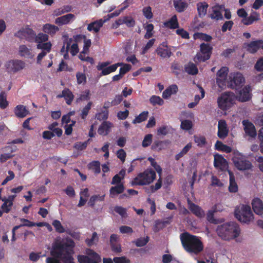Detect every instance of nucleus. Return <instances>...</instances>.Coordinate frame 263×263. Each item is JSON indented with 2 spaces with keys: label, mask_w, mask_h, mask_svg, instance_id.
Masks as SVG:
<instances>
[{
  "label": "nucleus",
  "mask_w": 263,
  "mask_h": 263,
  "mask_svg": "<svg viewBox=\"0 0 263 263\" xmlns=\"http://www.w3.org/2000/svg\"><path fill=\"white\" fill-rule=\"evenodd\" d=\"M36 47L39 49H42L43 51L47 52V53L50 52L52 47V44L50 42H48L42 44H39L36 45Z\"/></svg>",
  "instance_id": "46"
},
{
  "label": "nucleus",
  "mask_w": 263,
  "mask_h": 263,
  "mask_svg": "<svg viewBox=\"0 0 263 263\" xmlns=\"http://www.w3.org/2000/svg\"><path fill=\"white\" fill-rule=\"evenodd\" d=\"M260 19L259 15L258 13L255 12L253 14H251L249 17H246L245 18H242L241 22L245 25H250L252 24L255 21H258Z\"/></svg>",
  "instance_id": "35"
},
{
  "label": "nucleus",
  "mask_w": 263,
  "mask_h": 263,
  "mask_svg": "<svg viewBox=\"0 0 263 263\" xmlns=\"http://www.w3.org/2000/svg\"><path fill=\"white\" fill-rule=\"evenodd\" d=\"M156 178V174L152 168H147L143 172L139 173L130 182L132 186L149 185Z\"/></svg>",
  "instance_id": "4"
},
{
  "label": "nucleus",
  "mask_w": 263,
  "mask_h": 263,
  "mask_svg": "<svg viewBox=\"0 0 263 263\" xmlns=\"http://www.w3.org/2000/svg\"><path fill=\"white\" fill-rule=\"evenodd\" d=\"M114 211L121 215L122 217H125L126 215V210L120 206H116L114 207Z\"/></svg>",
  "instance_id": "64"
},
{
  "label": "nucleus",
  "mask_w": 263,
  "mask_h": 263,
  "mask_svg": "<svg viewBox=\"0 0 263 263\" xmlns=\"http://www.w3.org/2000/svg\"><path fill=\"white\" fill-rule=\"evenodd\" d=\"M14 112L17 117L21 118H24L29 114V111L23 105H17L14 108Z\"/></svg>",
  "instance_id": "29"
},
{
  "label": "nucleus",
  "mask_w": 263,
  "mask_h": 263,
  "mask_svg": "<svg viewBox=\"0 0 263 263\" xmlns=\"http://www.w3.org/2000/svg\"><path fill=\"white\" fill-rule=\"evenodd\" d=\"M35 32L28 26L23 28L14 34V36L21 40L25 39L27 41L33 43L35 39Z\"/></svg>",
  "instance_id": "10"
},
{
  "label": "nucleus",
  "mask_w": 263,
  "mask_h": 263,
  "mask_svg": "<svg viewBox=\"0 0 263 263\" xmlns=\"http://www.w3.org/2000/svg\"><path fill=\"white\" fill-rule=\"evenodd\" d=\"M242 123L244 126V130L246 134L250 137H255L256 133L254 125L248 120H244Z\"/></svg>",
  "instance_id": "21"
},
{
  "label": "nucleus",
  "mask_w": 263,
  "mask_h": 263,
  "mask_svg": "<svg viewBox=\"0 0 263 263\" xmlns=\"http://www.w3.org/2000/svg\"><path fill=\"white\" fill-rule=\"evenodd\" d=\"M49 39L48 34L43 33H39L37 35L35 34L34 42L42 44L43 42H47Z\"/></svg>",
  "instance_id": "41"
},
{
  "label": "nucleus",
  "mask_w": 263,
  "mask_h": 263,
  "mask_svg": "<svg viewBox=\"0 0 263 263\" xmlns=\"http://www.w3.org/2000/svg\"><path fill=\"white\" fill-rule=\"evenodd\" d=\"M222 10V5H216L212 7V12L210 16L213 20L216 21L223 20L221 10Z\"/></svg>",
  "instance_id": "24"
},
{
  "label": "nucleus",
  "mask_w": 263,
  "mask_h": 263,
  "mask_svg": "<svg viewBox=\"0 0 263 263\" xmlns=\"http://www.w3.org/2000/svg\"><path fill=\"white\" fill-rule=\"evenodd\" d=\"M52 225L57 232L59 233H63L65 232V229L62 226L61 222L59 220H53L52 222Z\"/></svg>",
  "instance_id": "53"
},
{
  "label": "nucleus",
  "mask_w": 263,
  "mask_h": 263,
  "mask_svg": "<svg viewBox=\"0 0 263 263\" xmlns=\"http://www.w3.org/2000/svg\"><path fill=\"white\" fill-rule=\"evenodd\" d=\"M153 135L147 134L146 135L142 142V146L143 147H147L149 146L152 143Z\"/></svg>",
  "instance_id": "51"
},
{
  "label": "nucleus",
  "mask_w": 263,
  "mask_h": 263,
  "mask_svg": "<svg viewBox=\"0 0 263 263\" xmlns=\"http://www.w3.org/2000/svg\"><path fill=\"white\" fill-rule=\"evenodd\" d=\"M194 141L198 146L200 147H203L206 143V140L204 136H194Z\"/></svg>",
  "instance_id": "44"
},
{
  "label": "nucleus",
  "mask_w": 263,
  "mask_h": 263,
  "mask_svg": "<svg viewBox=\"0 0 263 263\" xmlns=\"http://www.w3.org/2000/svg\"><path fill=\"white\" fill-rule=\"evenodd\" d=\"M90 98V93L89 89L85 90L81 94L79 98L77 99V102L82 101H87Z\"/></svg>",
  "instance_id": "50"
},
{
  "label": "nucleus",
  "mask_w": 263,
  "mask_h": 263,
  "mask_svg": "<svg viewBox=\"0 0 263 263\" xmlns=\"http://www.w3.org/2000/svg\"><path fill=\"white\" fill-rule=\"evenodd\" d=\"M74 246V241L67 238L64 240L53 244L51 254L57 258H61L64 263H74L72 256Z\"/></svg>",
  "instance_id": "1"
},
{
  "label": "nucleus",
  "mask_w": 263,
  "mask_h": 263,
  "mask_svg": "<svg viewBox=\"0 0 263 263\" xmlns=\"http://www.w3.org/2000/svg\"><path fill=\"white\" fill-rule=\"evenodd\" d=\"M148 161L150 162L151 165L155 168L156 171L158 173L159 176V178L157 180V182L155 185H152L149 187H147L145 188V192L149 194H151L152 193H155L157 190H159L162 184V178L161 177L162 170L161 166L157 164V162L155 161V159L152 157L148 158Z\"/></svg>",
  "instance_id": "7"
},
{
  "label": "nucleus",
  "mask_w": 263,
  "mask_h": 263,
  "mask_svg": "<svg viewBox=\"0 0 263 263\" xmlns=\"http://www.w3.org/2000/svg\"><path fill=\"white\" fill-rule=\"evenodd\" d=\"M234 163L237 169L241 171L250 170L252 166L251 162L243 158H238Z\"/></svg>",
  "instance_id": "18"
},
{
  "label": "nucleus",
  "mask_w": 263,
  "mask_h": 263,
  "mask_svg": "<svg viewBox=\"0 0 263 263\" xmlns=\"http://www.w3.org/2000/svg\"><path fill=\"white\" fill-rule=\"evenodd\" d=\"M122 11L123 10L121 9L120 10H116L112 13L108 14L107 15L104 16L103 20L105 22H106L109 21L111 18L118 16Z\"/></svg>",
  "instance_id": "61"
},
{
  "label": "nucleus",
  "mask_w": 263,
  "mask_h": 263,
  "mask_svg": "<svg viewBox=\"0 0 263 263\" xmlns=\"http://www.w3.org/2000/svg\"><path fill=\"white\" fill-rule=\"evenodd\" d=\"M236 96L233 92H224L217 99L218 107L222 110L229 109L235 102Z\"/></svg>",
  "instance_id": "6"
},
{
  "label": "nucleus",
  "mask_w": 263,
  "mask_h": 263,
  "mask_svg": "<svg viewBox=\"0 0 263 263\" xmlns=\"http://www.w3.org/2000/svg\"><path fill=\"white\" fill-rule=\"evenodd\" d=\"M157 54L162 58H169L172 55L171 49L166 42H163L156 50Z\"/></svg>",
  "instance_id": "14"
},
{
  "label": "nucleus",
  "mask_w": 263,
  "mask_h": 263,
  "mask_svg": "<svg viewBox=\"0 0 263 263\" xmlns=\"http://www.w3.org/2000/svg\"><path fill=\"white\" fill-rule=\"evenodd\" d=\"M230 176V184L229 186V191L231 193H236L238 191V185L235 181V176L230 171H229Z\"/></svg>",
  "instance_id": "32"
},
{
  "label": "nucleus",
  "mask_w": 263,
  "mask_h": 263,
  "mask_svg": "<svg viewBox=\"0 0 263 263\" xmlns=\"http://www.w3.org/2000/svg\"><path fill=\"white\" fill-rule=\"evenodd\" d=\"M112 124L109 121H103L99 126L98 133L102 136H106L110 132Z\"/></svg>",
  "instance_id": "23"
},
{
  "label": "nucleus",
  "mask_w": 263,
  "mask_h": 263,
  "mask_svg": "<svg viewBox=\"0 0 263 263\" xmlns=\"http://www.w3.org/2000/svg\"><path fill=\"white\" fill-rule=\"evenodd\" d=\"M148 241L149 237L146 236L145 238L141 237L138 238L136 240L133 241V242L134 243L137 247H143L147 244Z\"/></svg>",
  "instance_id": "52"
},
{
  "label": "nucleus",
  "mask_w": 263,
  "mask_h": 263,
  "mask_svg": "<svg viewBox=\"0 0 263 263\" xmlns=\"http://www.w3.org/2000/svg\"><path fill=\"white\" fill-rule=\"evenodd\" d=\"M185 72L192 75H195L198 73V70L195 64L190 62L184 67Z\"/></svg>",
  "instance_id": "38"
},
{
  "label": "nucleus",
  "mask_w": 263,
  "mask_h": 263,
  "mask_svg": "<svg viewBox=\"0 0 263 263\" xmlns=\"http://www.w3.org/2000/svg\"><path fill=\"white\" fill-rule=\"evenodd\" d=\"M245 83V79L240 72L232 73L229 77L228 81V87L232 89H238Z\"/></svg>",
  "instance_id": "9"
},
{
  "label": "nucleus",
  "mask_w": 263,
  "mask_h": 263,
  "mask_svg": "<svg viewBox=\"0 0 263 263\" xmlns=\"http://www.w3.org/2000/svg\"><path fill=\"white\" fill-rule=\"evenodd\" d=\"M229 69L227 67H222L217 72L216 82L220 87L225 85L226 79L228 73Z\"/></svg>",
  "instance_id": "15"
},
{
  "label": "nucleus",
  "mask_w": 263,
  "mask_h": 263,
  "mask_svg": "<svg viewBox=\"0 0 263 263\" xmlns=\"http://www.w3.org/2000/svg\"><path fill=\"white\" fill-rule=\"evenodd\" d=\"M234 214L235 217L242 223L248 224L254 219L251 207L248 205L243 204L240 209H235Z\"/></svg>",
  "instance_id": "5"
},
{
  "label": "nucleus",
  "mask_w": 263,
  "mask_h": 263,
  "mask_svg": "<svg viewBox=\"0 0 263 263\" xmlns=\"http://www.w3.org/2000/svg\"><path fill=\"white\" fill-rule=\"evenodd\" d=\"M109 64V62H102L98 65L97 69L98 70H102V75L106 76L115 71L118 66H121L123 64L122 63H118L106 67Z\"/></svg>",
  "instance_id": "12"
},
{
  "label": "nucleus",
  "mask_w": 263,
  "mask_h": 263,
  "mask_svg": "<svg viewBox=\"0 0 263 263\" xmlns=\"http://www.w3.org/2000/svg\"><path fill=\"white\" fill-rule=\"evenodd\" d=\"M200 52L196 54L194 61L196 63L205 62L209 60L211 55L213 47L208 43H202L200 46Z\"/></svg>",
  "instance_id": "8"
},
{
  "label": "nucleus",
  "mask_w": 263,
  "mask_h": 263,
  "mask_svg": "<svg viewBox=\"0 0 263 263\" xmlns=\"http://www.w3.org/2000/svg\"><path fill=\"white\" fill-rule=\"evenodd\" d=\"M76 77L79 84L86 82V77L84 73L78 72L76 74Z\"/></svg>",
  "instance_id": "63"
},
{
  "label": "nucleus",
  "mask_w": 263,
  "mask_h": 263,
  "mask_svg": "<svg viewBox=\"0 0 263 263\" xmlns=\"http://www.w3.org/2000/svg\"><path fill=\"white\" fill-rule=\"evenodd\" d=\"M18 53L21 57L32 59L33 54L31 48H28L25 45H21L18 48Z\"/></svg>",
  "instance_id": "27"
},
{
  "label": "nucleus",
  "mask_w": 263,
  "mask_h": 263,
  "mask_svg": "<svg viewBox=\"0 0 263 263\" xmlns=\"http://www.w3.org/2000/svg\"><path fill=\"white\" fill-rule=\"evenodd\" d=\"M59 30L58 27L50 24H46L43 27V31L51 36H53Z\"/></svg>",
  "instance_id": "34"
},
{
  "label": "nucleus",
  "mask_w": 263,
  "mask_h": 263,
  "mask_svg": "<svg viewBox=\"0 0 263 263\" xmlns=\"http://www.w3.org/2000/svg\"><path fill=\"white\" fill-rule=\"evenodd\" d=\"M148 116V111H144L140 114L138 116L136 117L134 120L133 121V124L140 123L143 121H145Z\"/></svg>",
  "instance_id": "40"
},
{
  "label": "nucleus",
  "mask_w": 263,
  "mask_h": 263,
  "mask_svg": "<svg viewBox=\"0 0 263 263\" xmlns=\"http://www.w3.org/2000/svg\"><path fill=\"white\" fill-rule=\"evenodd\" d=\"M174 6L178 12H182L187 7V4L182 0H174Z\"/></svg>",
  "instance_id": "37"
},
{
  "label": "nucleus",
  "mask_w": 263,
  "mask_h": 263,
  "mask_svg": "<svg viewBox=\"0 0 263 263\" xmlns=\"http://www.w3.org/2000/svg\"><path fill=\"white\" fill-rule=\"evenodd\" d=\"M260 48L263 49V40H258L247 44V50L251 53H256Z\"/></svg>",
  "instance_id": "17"
},
{
  "label": "nucleus",
  "mask_w": 263,
  "mask_h": 263,
  "mask_svg": "<svg viewBox=\"0 0 263 263\" xmlns=\"http://www.w3.org/2000/svg\"><path fill=\"white\" fill-rule=\"evenodd\" d=\"M92 105V102L90 101L82 109V110H81V113L80 114V116L82 119L85 120L86 118L87 115H88L89 110L91 108Z\"/></svg>",
  "instance_id": "45"
},
{
  "label": "nucleus",
  "mask_w": 263,
  "mask_h": 263,
  "mask_svg": "<svg viewBox=\"0 0 263 263\" xmlns=\"http://www.w3.org/2000/svg\"><path fill=\"white\" fill-rule=\"evenodd\" d=\"M165 142L162 141H155L152 145V149L156 151H160L164 148Z\"/></svg>",
  "instance_id": "48"
},
{
  "label": "nucleus",
  "mask_w": 263,
  "mask_h": 263,
  "mask_svg": "<svg viewBox=\"0 0 263 263\" xmlns=\"http://www.w3.org/2000/svg\"><path fill=\"white\" fill-rule=\"evenodd\" d=\"M164 26L171 29H175L179 28V23L176 15H174L167 21L163 23Z\"/></svg>",
  "instance_id": "30"
},
{
  "label": "nucleus",
  "mask_w": 263,
  "mask_h": 263,
  "mask_svg": "<svg viewBox=\"0 0 263 263\" xmlns=\"http://www.w3.org/2000/svg\"><path fill=\"white\" fill-rule=\"evenodd\" d=\"M124 189V186L122 183L111 187L109 190L110 197L112 198L116 195L122 193Z\"/></svg>",
  "instance_id": "36"
},
{
  "label": "nucleus",
  "mask_w": 263,
  "mask_h": 263,
  "mask_svg": "<svg viewBox=\"0 0 263 263\" xmlns=\"http://www.w3.org/2000/svg\"><path fill=\"white\" fill-rule=\"evenodd\" d=\"M208 7L209 5L205 2H199L197 4V9L200 17H203L206 15Z\"/></svg>",
  "instance_id": "31"
},
{
  "label": "nucleus",
  "mask_w": 263,
  "mask_h": 263,
  "mask_svg": "<svg viewBox=\"0 0 263 263\" xmlns=\"http://www.w3.org/2000/svg\"><path fill=\"white\" fill-rule=\"evenodd\" d=\"M57 98H64L66 104L69 105H71L74 99V95L69 88H65L62 90L61 94L57 95Z\"/></svg>",
  "instance_id": "22"
},
{
  "label": "nucleus",
  "mask_w": 263,
  "mask_h": 263,
  "mask_svg": "<svg viewBox=\"0 0 263 263\" xmlns=\"http://www.w3.org/2000/svg\"><path fill=\"white\" fill-rule=\"evenodd\" d=\"M89 169L93 171L95 174H99L101 172L100 163L98 161H93L88 164Z\"/></svg>",
  "instance_id": "43"
},
{
  "label": "nucleus",
  "mask_w": 263,
  "mask_h": 263,
  "mask_svg": "<svg viewBox=\"0 0 263 263\" xmlns=\"http://www.w3.org/2000/svg\"><path fill=\"white\" fill-rule=\"evenodd\" d=\"M25 63L20 60H10L5 64V67L8 72L15 73L23 69Z\"/></svg>",
  "instance_id": "11"
},
{
  "label": "nucleus",
  "mask_w": 263,
  "mask_h": 263,
  "mask_svg": "<svg viewBox=\"0 0 263 263\" xmlns=\"http://www.w3.org/2000/svg\"><path fill=\"white\" fill-rule=\"evenodd\" d=\"M234 23L232 21H228L224 22L221 27V31L226 32L227 30H231L233 27Z\"/></svg>",
  "instance_id": "56"
},
{
  "label": "nucleus",
  "mask_w": 263,
  "mask_h": 263,
  "mask_svg": "<svg viewBox=\"0 0 263 263\" xmlns=\"http://www.w3.org/2000/svg\"><path fill=\"white\" fill-rule=\"evenodd\" d=\"M108 110H102L96 114V118L99 121L105 120L108 118Z\"/></svg>",
  "instance_id": "54"
},
{
  "label": "nucleus",
  "mask_w": 263,
  "mask_h": 263,
  "mask_svg": "<svg viewBox=\"0 0 263 263\" xmlns=\"http://www.w3.org/2000/svg\"><path fill=\"white\" fill-rule=\"evenodd\" d=\"M181 128L184 130H189L193 127V123L191 120H184L181 121Z\"/></svg>",
  "instance_id": "55"
},
{
  "label": "nucleus",
  "mask_w": 263,
  "mask_h": 263,
  "mask_svg": "<svg viewBox=\"0 0 263 263\" xmlns=\"http://www.w3.org/2000/svg\"><path fill=\"white\" fill-rule=\"evenodd\" d=\"M143 13L144 16L147 18V19H151L153 17V14L152 12V8L151 7L148 6L146 7H144L143 9Z\"/></svg>",
  "instance_id": "59"
},
{
  "label": "nucleus",
  "mask_w": 263,
  "mask_h": 263,
  "mask_svg": "<svg viewBox=\"0 0 263 263\" xmlns=\"http://www.w3.org/2000/svg\"><path fill=\"white\" fill-rule=\"evenodd\" d=\"M216 232L222 239L229 240L237 237L239 235L240 230L236 223L229 222L219 226Z\"/></svg>",
  "instance_id": "3"
},
{
  "label": "nucleus",
  "mask_w": 263,
  "mask_h": 263,
  "mask_svg": "<svg viewBox=\"0 0 263 263\" xmlns=\"http://www.w3.org/2000/svg\"><path fill=\"white\" fill-rule=\"evenodd\" d=\"M229 129L225 120H220L218 124V137L221 139L226 138L228 135Z\"/></svg>",
  "instance_id": "16"
},
{
  "label": "nucleus",
  "mask_w": 263,
  "mask_h": 263,
  "mask_svg": "<svg viewBox=\"0 0 263 263\" xmlns=\"http://www.w3.org/2000/svg\"><path fill=\"white\" fill-rule=\"evenodd\" d=\"M105 23L104 21L102 19H100L99 20H97L91 22L89 24H88L87 26V30L89 31H94L97 33L99 31L100 28L103 25V24Z\"/></svg>",
  "instance_id": "28"
},
{
  "label": "nucleus",
  "mask_w": 263,
  "mask_h": 263,
  "mask_svg": "<svg viewBox=\"0 0 263 263\" xmlns=\"http://www.w3.org/2000/svg\"><path fill=\"white\" fill-rule=\"evenodd\" d=\"M252 209L256 214L261 215L263 214V204L262 201L258 198H255L252 202Z\"/></svg>",
  "instance_id": "25"
},
{
  "label": "nucleus",
  "mask_w": 263,
  "mask_h": 263,
  "mask_svg": "<svg viewBox=\"0 0 263 263\" xmlns=\"http://www.w3.org/2000/svg\"><path fill=\"white\" fill-rule=\"evenodd\" d=\"M180 240L184 250L189 253L198 254L203 250V245L199 238L187 232L180 235Z\"/></svg>",
  "instance_id": "2"
},
{
  "label": "nucleus",
  "mask_w": 263,
  "mask_h": 263,
  "mask_svg": "<svg viewBox=\"0 0 263 263\" xmlns=\"http://www.w3.org/2000/svg\"><path fill=\"white\" fill-rule=\"evenodd\" d=\"M8 106V102L6 99V95L2 91L0 93V108L4 109Z\"/></svg>",
  "instance_id": "49"
},
{
  "label": "nucleus",
  "mask_w": 263,
  "mask_h": 263,
  "mask_svg": "<svg viewBox=\"0 0 263 263\" xmlns=\"http://www.w3.org/2000/svg\"><path fill=\"white\" fill-rule=\"evenodd\" d=\"M99 240V238L98 237V234L96 232H93L92 234V237L90 239H87L86 240V242L88 246H91L95 243V241L98 242Z\"/></svg>",
  "instance_id": "62"
},
{
  "label": "nucleus",
  "mask_w": 263,
  "mask_h": 263,
  "mask_svg": "<svg viewBox=\"0 0 263 263\" xmlns=\"http://www.w3.org/2000/svg\"><path fill=\"white\" fill-rule=\"evenodd\" d=\"M189 205L190 210L197 217L202 218L204 216V212L199 206L191 202H189Z\"/></svg>",
  "instance_id": "26"
},
{
  "label": "nucleus",
  "mask_w": 263,
  "mask_h": 263,
  "mask_svg": "<svg viewBox=\"0 0 263 263\" xmlns=\"http://www.w3.org/2000/svg\"><path fill=\"white\" fill-rule=\"evenodd\" d=\"M251 87L249 85L245 86L239 92L238 100L242 102L249 101L251 98Z\"/></svg>",
  "instance_id": "19"
},
{
  "label": "nucleus",
  "mask_w": 263,
  "mask_h": 263,
  "mask_svg": "<svg viewBox=\"0 0 263 263\" xmlns=\"http://www.w3.org/2000/svg\"><path fill=\"white\" fill-rule=\"evenodd\" d=\"M194 36L195 39H199L208 42H210L212 39V37L211 35L202 32L196 33L194 34Z\"/></svg>",
  "instance_id": "42"
},
{
  "label": "nucleus",
  "mask_w": 263,
  "mask_h": 263,
  "mask_svg": "<svg viewBox=\"0 0 263 263\" xmlns=\"http://www.w3.org/2000/svg\"><path fill=\"white\" fill-rule=\"evenodd\" d=\"M104 197L105 195H94L90 198L88 204L91 207H93L97 201H104Z\"/></svg>",
  "instance_id": "39"
},
{
  "label": "nucleus",
  "mask_w": 263,
  "mask_h": 263,
  "mask_svg": "<svg viewBox=\"0 0 263 263\" xmlns=\"http://www.w3.org/2000/svg\"><path fill=\"white\" fill-rule=\"evenodd\" d=\"M214 167L221 171H224L228 169V163L227 160L220 155H214Z\"/></svg>",
  "instance_id": "13"
},
{
  "label": "nucleus",
  "mask_w": 263,
  "mask_h": 263,
  "mask_svg": "<svg viewBox=\"0 0 263 263\" xmlns=\"http://www.w3.org/2000/svg\"><path fill=\"white\" fill-rule=\"evenodd\" d=\"M149 102L153 106L157 105L161 106L164 103V101L162 99L155 95H153L150 98Z\"/></svg>",
  "instance_id": "47"
},
{
  "label": "nucleus",
  "mask_w": 263,
  "mask_h": 263,
  "mask_svg": "<svg viewBox=\"0 0 263 263\" xmlns=\"http://www.w3.org/2000/svg\"><path fill=\"white\" fill-rule=\"evenodd\" d=\"M75 18V16L72 13H68L66 15L57 18L55 23L59 26H62L69 24Z\"/></svg>",
  "instance_id": "20"
},
{
  "label": "nucleus",
  "mask_w": 263,
  "mask_h": 263,
  "mask_svg": "<svg viewBox=\"0 0 263 263\" xmlns=\"http://www.w3.org/2000/svg\"><path fill=\"white\" fill-rule=\"evenodd\" d=\"M178 86L176 84H173L168 87L162 93V97L164 99H168L173 94H176L178 91Z\"/></svg>",
  "instance_id": "33"
},
{
  "label": "nucleus",
  "mask_w": 263,
  "mask_h": 263,
  "mask_svg": "<svg viewBox=\"0 0 263 263\" xmlns=\"http://www.w3.org/2000/svg\"><path fill=\"white\" fill-rule=\"evenodd\" d=\"M170 132V128L167 125H163L157 129L158 135H166Z\"/></svg>",
  "instance_id": "60"
},
{
  "label": "nucleus",
  "mask_w": 263,
  "mask_h": 263,
  "mask_svg": "<svg viewBox=\"0 0 263 263\" xmlns=\"http://www.w3.org/2000/svg\"><path fill=\"white\" fill-rule=\"evenodd\" d=\"M87 254L93 258V259L89 258V260H88L87 263H97V262L95 259H98L100 258V257L97 253H96L93 250H89Z\"/></svg>",
  "instance_id": "58"
},
{
  "label": "nucleus",
  "mask_w": 263,
  "mask_h": 263,
  "mask_svg": "<svg viewBox=\"0 0 263 263\" xmlns=\"http://www.w3.org/2000/svg\"><path fill=\"white\" fill-rule=\"evenodd\" d=\"M177 34L180 35L182 38L184 39H189L190 35L187 31L183 28L178 29L176 30Z\"/></svg>",
  "instance_id": "57"
}]
</instances>
